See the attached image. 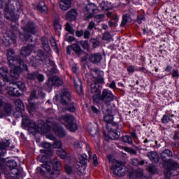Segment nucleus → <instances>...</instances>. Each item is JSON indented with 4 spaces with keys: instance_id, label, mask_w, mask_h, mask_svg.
Listing matches in <instances>:
<instances>
[{
    "instance_id": "1",
    "label": "nucleus",
    "mask_w": 179,
    "mask_h": 179,
    "mask_svg": "<svg viewBox=\"0 0 179 179\" xmlns=\"http://www.w3.org/2000/svg\"><path fill=\"white\" fill-rule=\"evenodd\" d=\"M22 125L28 127L29 129H33L34 132H41V134H47L54 128V119L49 118L45 122L43 120H38L36 124L35 121L30 120L27 115H22Z\"/></svg>"
},
{
    "instance_id": "2",
    "label": "nucleus",
    "mask_w": 179,
    "mask_h": 179,
    "mask_svg": "<svg viewBox=\"0 0 179 179\" xmlns=\"http://www.w3.org/2000/svg\"><path fill=\"white\" fill-rule=\"evenodd\" d=\"M91 92L92 93V99L94 103H99L100 100L105 102V104L102 107L108 108V103L114 100V95L111 93V91L108 90H103L101 94V89L103 87L101 85L91 84ZM101 94V95H100Z\"/></svg>"
},
{
    "instance_id": "3",
    "label": "nucleus",
    "mask_w": 179,
    "mask_h": 179,
    "mask_svg": "<svg viewBox=\"0 0 179 179\" xmlns=\"http://www.w3.org/2000/svg\"><path fill=\"white\" fill-rule=\"evenodd\" d=\"M0 1L6 3L4 6V15L8 20H15L16 19L15 12L18 13L23 12V3L19 0H13L11 4L12 0H0ZM9 5L10 6H9Z\"/></svg>"
},
{
    "instance_id": "4",
    "label": "nucleus",
    "mask_w": 179,
    "mask_h": 179,
    "mask_svg": "<svg viewBox=\"0 0 179 179\" xmlns=\"http://www.w3.org/2000/svg\"><path fill=\"white\" fill-rule=\"evenodd\" d=\"M24 34L20 33V38L22 41H30L33 43V38L31 37V34H36L38 31L37 27L34 24V23L30 22H28L27 24L23 28Z\"/></svg>"
},
{
    "instance_id": "5",
    "label": "nucleus",
    "mask_w": 179,
    "mask_h": 179,
    "mask_svg": "<svg viewBox=\"0 0 179 179\" xmlns=\"http://www.w3.org/2000/svg\"><path fill=\"white\" fill-rule=\"evenodd\" d=\"M179 174V165L177 162L170 159L167 162V169L164 171L165 179H171L173 177L178 176Z\"/></svg>"
},
{
    "instance_id": "6",
    "label": "nucleus",
    "mask_w": 179,
    "mask_h": 179,
    "mask_svg": "<svg viewBox=\"0 0 179 179\" xmlns=\"http://www.w3.org/2000/svg\"><path fill=\"white\" fill-rule=\"evenodd\" d=\"M6 166L10 169V177H18V178H23V176H24L23 169H16L17 167V162H16V161L13 159L9 160L6 162Z\"/></svg>"
},
{
    "instance_id": "7",
    "label": "nucleus",
    "mask_w": 179,
    "mask_h": 179,
    "mask_svg": "<svg viewBox=\"0 0 179 179\" xmlns=\"http://www.w3.org/2000/svg\"><path fill=\"white\" fill-rule=\"evenodd\" d=\"M60 122H66V127L70 132H76L78 130V124L75 122V117L72 115H66L59 118Z\"/></svg>"
},
{
    "instance_id": "8",
    "label": "nucleus",
    "mask_w": 179,
    "mask_h": 179,
    "mask_svg": "<svg viewBox=\"0 0 179 179\" xmlns=\"http://www.w3.org/2000/svg\"><path fill=\"white\" fill-rule=\"evenodd\" d=\"M61 97V103L62 106H66V110L70 111V113H75L76 111V108L73 103H71V94H69L68 90H64Z\"/></svg>"
},
{
    "instance_id": "9",
    "label": "nucleus",
    "mask_w": 179,
    "mask_h": 179,
    "mask_svg": "<svg viewBox=\"0 0 179 179\" xmlns=\"http://www.w3.org/2000/svg\"><path fill=\"white\" fill-rule=\"evenodd\" d=\"M10 67V75L14 79H17L20 72L22 71H29L27 65L24 64V62H18V64L9 65Z\"/></svg>"
},
{
    "instance_id": "10",
    "label": "nucleus",
    "mask_w": 179,
    "mask_h": 179,
    "mask_svg": "<svg viewBox=\"0 0 179 179\" xmlns=\"http://www.w3.org/2000/svg\"><path fill=\"white\" fill-rule=\"evenodd\" d=\"M111 170L115 176L117 177H122L125 176L127 173V167H125V163L122 162H116L115 164H113L111 166Z\"/></svg>"
},
{
    "instance_id": "11",
    "label": "nucleus",
    "mask_w": 179,
    "mask_h": 179,
    "mask_svg": "<svg viewBox=\"0 0 179 179\" xmlns=\"http://www.w3.org/2000/svg\"><path fill=\"white\" fill-rule=\"evenodd\" d=\"M6 57L8 65H19V62H23L20 56L15 55V50L11 48L7 50Z\"/></svg>"
},
{
    "instance_id": "12",
    "label": "nucleus",
    "mask_w": 179,
    "mask_h": 179,
    "mask_svg": "<svg viewBox=\"0 0 179 179\" xmlns=\"http://www.w3.org/2000/svg\"><path fill=\"white\" fill-rule=\"evenodd\" d=\"M43 65L45 68H48L47 75L48 76H52L54 73H58V70L57 69V66L49 58H46L43 62Z\"/></svg>"
},
{
    "instance_id": "13",
    "label": "nucleus",
    "mask_w": 179,
    "mask_h": 179,
    "mask_svg": "<svg viewBox=\"0 0 179 179\" xmlns=\"http://www.w3.org/2000/svg\"><path fill=\"white\" fill-rule=\"evenodd\" d=\"M39 159L40 162H42L43 164H41V166L37 167L36 171L38 173L42 174V176H45V171L48 173L51 169V166L48 165L47 163L46 155H43L41 159L39 158Z\"/></svg>"
},
{
    "instance_id": "14",
    "label": "nucleus",
    "mask_w": 179,
    "mask_h": 179,
    "mask_svg": "<svg viewBox=\"0 0 179 179\" xmlns=\"http://www.w3.org/2000/svg\"><path fill=\"white\" fill-rule=\"evenodd\" d=\"M102 112L104 114L103 120L106 122V124H112V125H116L115 123H113V121L114 120V113L110 108H104L102 106Z\"/></svg>"
},
{
    "instance_id": "15",
    "label": "nucleus",
    "mask_w": 179,
    "mask_h": 179,
    "mask_svg": "<svg viewBox=\"0 0 179 179\" xmlns=\"http://www.w3.org/2000/svg\"><path fill=\"white\" fill-rule=\"evenodd\" d=\"M91 76L94 78V83L92 85H96V87L104 82V80L100 76V70L97 69H91Z\"/></svg>"
},
{
    "instance_id": "16",
    "label": "nucleus",
    "mask_w": 179,
    "mask_h": 179,
    "mask_svg": "<svg viewBox=\"0 0 179 179\" xmlns=\"http://www.w3.org/2000/svg\"><path fill=\"white\" fill-rule=\"evenodd\" d=\"M35 97H36V91H34L31 93V95L28 100L29 106H27V110H28L29 114H31V112L34 111V110H36V108H37V103H34V101H33V99Z\"/></svg>"
},
{
    "instance_id": "17",
    "label": "nucleus",
    "mask_w": 179,
    "mask_h": 179,
    "mask_svg": "<svg viewBox=\"0 0 179 179\" xmlns=\"http://www.w3.org/2000/svg\"><path fill=\"white\" fill-rule=\"evenodd\" d=\"M48 86H62L64 80L58 76H55L48 78Z\"/></svg>"
},
{
    "instance_id": "18",
    "label": "nucleus",
    "mask_w": 179,
    "mask_h": 179,
    "mask_svg": "<svg viewBox=\"0 0 179 179\" xmlns=\"http://www.w3.org/2000/svg\"><path fill=\"white\" fill-rule=\"evenodd\" d=\"M97 9V7L94 3H90L85 7V13L87 15L86 18L90 19L94 15V10Z\"/></svg>"
},
{
    "instance_id": "19",
    "label": "nucleus",
    "mask_w": 179,
    "mask_h": 179,
    "mask_svg": "<svg viewBox=\"0 0 179 179\" xmlns=\"http://www.w3.org/2000/svg\"><path fill=\"white\" fill-rule=\"evenodd\" d=\"M8 93L10 96H22V92L17 89V86L13 83L10 84Z\"/></svg>"
},
{
    "instance_id": "20",
    "label": "nucleus",
    "mask_w": 179,
    "mask_h": 179,
    "mask_svg": "<svg viewBox=\"0 0 179 179\" xmlns=\"http://www.w3.org/2000/svg\"><path fill=\"white\" fill-rule=\"evenodd\" d=\"M103 59V56L100 53L91 54L89 57V61L92 64H100Z\"/></svg>"
},
{
    "instance_id": "21",
    "label": "nucleus",
    "mask_w": 179,
    "mask_h": 179,
    "mask_svg": "<svg viewBox=\"0 0 179 179\" xmlns=\"http://www.w3.org/2000/svg\"><path fill=\"white\" fill-rule=\"evenodd\" d=\"M76 17H78V11L75 9L70 10L66 14V19L69 20V22H73V20H76Z\"/></svg>"
},
{
    "instance_id": "22",
    "label": "nucleus",
    "mask_w": 179,
    "mask_h": 179,
    "mask_svg": "<svg viewBox=\"0 0 179 179\" xmlns=\"http://www.w3.org/2000/svg\"><path fill=\"white\" fill-rule=\"evenodd\" d=\"M10 145V141L9 140L4 139L0 143V156H3L6 153L7 148H9Z\"/></svg>"
},
{
    "instance_id": "23",
    "label": "nucleus",
    "mask_w": 179,
    "mask_h": 179,
    "mask_svg": "<svg viewBox=\"0 0 179 179\" xmlns=\"http://www.w3.org/2000/svg\"><path fill=\"white\" fill-rule=\"evenodd\" d=\"M73 83L78 94H82L83 87L82 86V81H80V79L78 77L73 78Z\"/></svg>"
},
{
    "instance_id": "24",
    "label": "nucleus",
    "mask_w": 179,
    "mask_h": 179,
    "mask_svg": "<svg viewBox=\"0 0 179 179\" xmlns=\"http://www.w3.org/2000/svg\"><path fill=\"white\" fill-rule=\"evenodd\" d=\"M42 146L44 148V149L47 150H41V153H44L47 156H51V155H52V151L51 150V143L45 142L42 143Z\"/></svg>"
},
{
    "instance_id": "25",
    "label": "nucleus",
    "mask_w": 179,
    "mask_h": 179,
    "mask_svg": "<svg viewBox=\"0 0 179 179\" xmlns=\"http://www.w3.org/2000/svg\"><path fill=\"white\" fill-rule=\"evenodd\" d=\"M71 49L78 56L83 54V50H82L79 42H76L75 43H73L71 45Z\"/></svg>"
},
{
    "instance_id": "26",
    "label": "nucleus",
    "mask_w": 179,
    "mask_h": 179,
    "mask_svg": "<svg viewBox=\"0 0 179 179\" xmlns=\"http://www.w3.org/2000/svg\"><path fill=\"white\" fill-rule=\"evenodd\" d=\"M34 48V45H29L25 47H23L21 50V54L24 57H28V55H30L31 54V51H33V49Z\"/></svg>"
},
{
    "instance_id": "27",
    "label": "nucleus",
    "mask_w": 179,
    "mask_h": 179,
    "mask_svg": "<svg viewBox=\"0 0 179 179\" xmlns=\"http://www.w3.org/2000/svg\"><path fill=\"white\" fill-rule=\"evenodd\" d=\"M71 5L72 0H61L59 6L62 10H68Z\"/></svg>"
},
{
    "instance_id": "28",
    "label": "nucleus",
    "mask_w": 179,
    "mask_h": 179,
    "mask_svg": "<svg viewBox=\"0 0 179 179\" xmlns=\"http://www.w3.org/2000/svg\"><path fill=\"white\" fill-rule=\"evenodd\" d=\"M148 157L152 162V163H159V155L155 151L148 152Z\"/></svg>"
},
{
    "instance_id": "29",
    "label": "nucleus",
    "mask_w": 179,
    "mask_h": 179,
    "mask_svg": "<svg viewBox=\"0 0 179 179\" xmlns=\"http://www.w3.org/2000/svg\"><path fill=\"white\" fill-rule=\"evenodd\" d=\"M8 72L9 70L6 67H1L0 69V75L4 82H9V78H8Z\"/></svg>"
},
{
    "instance_id": "30",
    "label": "nucleus",
    "mask_w": 179,
    "mask_h": 179,
    "mask_svg": "<svg viewBox=\"0 0 179 179\" xmlns=\"http://www.w3.org/2000/svg\"><path fill=\"white\" fill-rule=\"evenodd\" d=\"M132 22V18H131V15L125 14L122 16V21L120 24L121 27H125L127 23H131Z\"/></svg>"
},
{
    "instance_id": "31",
    "label": "nucleus",
    "mask_w": 179,
    "mask_h": 179,
    "mask_svg": "<svg viewBox=\"0 0 179 179\" xmlns=\"http://www.w3.org/2000/svg\"><path fill=\"white\" fill-rule=\"evenodd\" d=\"M48 173H49L50 177H51V178H55L58 176H59V174H61V171L59 170V169L52 168L51 169L50 168L49 169V171H48Z\"/></svg>"
},
{
    "instance_id": "32",
    "label": "nucleus",
    "mask_w": 179,
    "mask_h": 179,
    "mask_svg": "<svg viewBox=\"0 0 179 179\" xmlns=\"http://www.w3.org/2000/svg\"><path fill=\"white\" fill-rule=\"evenodd\" d=\"M41 43L43 50H45L46 52H50L51 51V48L48 44V38H47L45 36L42 37Z\"/></svg>"
},
{
    "instance_id": "33",
    "label": "nucleus",
    "mask_w": 179,
    "mask_h": 179,
    "mask_svg": "<svg viewBox=\"0 0 179 179\" xmlns=\"http://www.w3.org/2000/svg\"><path fill=\"white\" fill-rule=\"evenodd\" d=\"M173 152L169 150H165L161 153V159L163 162H167V157H171Z\"/></svg>"
},
{
    "instance_id": "34",
    "label": "nucleus",
    "mask_w": 179,
    "mask_h": 179,
    "mask_svg": "<svg viewBox=\"0 0 179 179\" xmlns=\"http://www.w3.org/2000/svg\"><path fill=\"white\" fill-rule=\"evenodd\" d=\"M99 6L102 10H110V9H113V5L108 1H102L100 3Z\"/></svg>"
},
{
    "instance_id": "35",
    "label": "nucleus",
    "mask_w": 179,
    "mask_h": 179,
    "mask_svg": "<svg viewBox=\"0 0 179 179\" xmlns=\"http://www.w3.org/2000/svg\"><path fill=\"white\" fill-rule=\"evenodd\" d=\"M55 134L59 138H65L66 136V132L62 127H57V129H55Z\"/></svg>"
},
{
    "instance_id": "36",
    "label": "nucleus",
    "mask_w": 179,
    "mask_h": 179,
    "mask_svg": "<svg viewBox=\"0 0 179 179\" xmlns=\"http://www.w3.org/2000/svg\"><path fill=\"white\" fill-rule=\"evenodd\" d=\"M88 131L92 136H96V135H97L99 133V127L97 124L90 126Z\"/></svg>"
},
{
    "instance_id": "37",
    "label": "nucleus",
    "mask_w": 179,
    "mask_h": 179,
    "mask_svg": "<svg viewBox=\"0 0 179 179\" xmlns=\"http://www.w3.org/2000/svg\"><path fill=\"white\" fill-rule=\"evenodd\" d=\"M37 9L42 13H46L47 6L45 5V3H44V1H40L37 6Z\"/></svg>"
},
{
    "instance_id": "38",
    "label": "nucleus",
    "mask_w": 179,
    "mask_h": 179,
    "mask_svg": "<svg viewBox=\"0 0 179 179\" xmlns=\"http://www.w3.org/2000/svg\"><path fill=\"white\" fill-rule=\"evenodd\" d=\"M146 169L150 174H156L157 173V168L153 164H148Z\"/></svg>"
},
{
    "instance_id": "39",
    "label": "nucleus",
    "mask_w": 179,
    "mask_h": 179,
    "mask_svg": "<svg viewBox=\"0 0 179 179\" xmlns=\"http://www.w3.org/2000/svg\"><path fill=\"white\" fill-rule=\"evenodd\" d=\"M79 163L80 164H83V166H85L86 164L89 163V159L86 154H83L79 156Z\"/></svg>"
},
{
    "instance_id": "40",
    "label": "nucleus",
    "mask_w": 179,
    "mask_h": 179,
    "mask_svg": "<svg viewBox=\"0 0 179 179\" xmlns=\"http://www.w3.org/2000/svg\"><path fill=\"white\" fill-rule=\"evenodd\" d=\"M40 61H41V59H39L37 57H32L30 59V64L32 66H38L39 64H40Z\"/></svg>"
},
{
    "instance_id": "41",
    "label": "nucleus",
    "mask_w": 179,
    "mask_h": 179,
    "mask_svg": "<svg viewBox=\"0 0 179 179\" xmlns=\"http://www.w3.org/2000/svg\"><path fill=\"white\" fill-rule=\"evenodd\" d=\"M14 103L19 108V111H24V104L22 100L17 99L14 101Z\"/></svg>"
},
{
    "instance_id": "42",
    "label": "nucleus",
    "mask_w": 179,
    "mask_h": 179,
    "mask_svg": "<svg viewBox=\"0 0 179 179\" xmlns=\"http://www.w3.org/2000/svg\"><path fill=\"white\" fill-rule=\"evenodd\" d=\"M37 76H38V72L37 71L28 73L27 74V78L29 80H36V79H37Z\"/></svg>"
},
{
    "instance_id": "43",
    "label": "nucleus",
    "mask_w": 179,
    "mask_h": 179,
    "mask_svg": "<svg viewBox=\"0 0 179 179\" xmlns=\"http://www.w3.org/2000/svg\"><path fill=\"white\" fill-rule=\"evenodd\" d=\"M14 85H16L17 88L21 93H23L24 90H26V85L22 82H18L17 83H13Z\"/></svg>"
},
{
    "instance_id": "44",
    "label": "nucleus",
    "mask_w": 179,
    "mask_h": 179,
    "mask_svg": "<svg viewBox=\"0 0 179 179\" xmlns=\"http://www.w3.org/2000/svg\"><path fill=\"white\" fill-rule=\"evenodd\" d=\"M57 155L59 156L61 159H65L66 157V152H65V150L60 148L57 151Z\"/></svg>"
},
{
    "instance_id": "45",
    "label": "nucleus",
    "mask_w": 179,
    "mask_h": 179,
    "mask_svg": "<svg viewBox=\"0 0 179 179\" xmlns=\"http://www.w3.org/2000/svg\"><path fill=\"white\" fill-rule=\"evenodd\" d=\"M62 141H55L53 144H52V147L54 148V149H62Z\"/></svg>"
},
{
    "instance_id": "46",
    "label": "nucleus",
    "mask_w": 179,
    "mask_h": 179,
    "mask_svg": "<svg viewBox=\"0 0 179 179\" xmlns=\"http://www.w3.org/2000/svg\"><path fill=\"white\" fill-rule=\"evenodd\" d=\"M122 142H124L125 143L131 144L132 143V138L129 136H124L122 137Z\"/></svg>"
},
{
    "instance_id": "47",
    "label": "nucleus",
    "mask_w": 179,
    "mask_h": 179,
    "mask_svg": "<svg viewBox=\"0 0 179 179\" xmlns=\"http://www.w3.org/2000/svg\"><path fill=\"white\" fill-rule=\"evenodd\" d=\"M52 166L53 167V169H58V167H59V166H61V162H59V160H58V159H55L52 160Z\"/></svg>"
},
{
    "instance_id": "48",
    "label": "nucleus",
    "mask_w": 179,
    "mask_h": 179,
    "mask_svg": "<svg viewBox=\"0 0 179 179\" xmlns=\"http://www.w3.org/2000/svg\"><path fill=\"white\" fill-rule=\"evenodd\" d=\"M4 111L6 114H10L12 113V105L10 103H6L4 106Z\"/></svg>"
},
{
    "instance_id": "49",
    "label": "nucleus",
    "mask_w": 179,
    "mask_h": 179,
    "mask_svg": "<svg viewBox=\"0 0 179 179\" xmlns=\"http://www.w3.org/2000/svg\"><path fill=\"white\" fill-rule=\"evenodd\" d=\"M79 44H80L85 50H89V42L87 41H81L79 42Z\"/></svg>"
},
{
    "instance_id": "50",
    "label": "nucleus",
    "mask_w": 179,
    "mask_h": 179,
    "mask_svg": "<svg viewBox=\"0 0 179 179\" xmlns=\"http://www.w3.org/2000/svg\"><path fill=\"white\" fill-rule=\"evenodd\" d=\"M36 57L38 58L39 59H41V61H43V59L44 58V52L41 50H38L37 51V55Z\"/></svg>"
},
{
    "instance_id": "51",
    "label": "nucleus",
    "mask_w": 179,
    "mask_h": 179,
    "mask_svg": "<svg viewBox=\"0 0 179 179\" xmlns=\"http://www.w3.org/2000/svg\"><path fill=\"white\" fill-rule=\"evenodd\" d=\"M95 20L97 22V23H100L103 19H104V15L103 14H99L95 16L94 17Z\"/></svg>"
},
{
    "instance_id": "52",
    "label": "nucleus",
    "mask_w": 179,
    "mask_h": 179,
    "mask_svg": "<svg viewBox=\"0 0 179 179\" xmlns=\"http://www.w3.org/2000/svg\"><path fill=\"white\" fill-rule=\"evenodd\" d=\"M113 36H111V34L108 32L105 33L103 36V40L106 41L111 40Z\"/></svg>"
},
{
    "instance_id": "53",
    "label": "nucleus",
    "mask_w": 179,
    "mask_h": 179,
    "mask_svg": "<svg viewBox=\"0 0 179 179\" xmlns=\"http://www.w3.org/2000/svg\"><path fill=\"white\" fill-rule=\"evenodd\" d=\"M66 30L69 31V33H73V28H72L69 22H66Z\"/></svg>"
},
{
    "instance_id": "54",
    "label": "nucleus",
    "mask_w": 179,
    "mask_h": 179,
    "mask_svg": "<svg viewBox=\"0 0 179 179\" xmlns=\"http://www.w3.org/2000/svg\"><path fill=\"white\" fill-rule=\"evenodd\" d=\"M171 118L170 117L167 116L166 115H164L162 119V121L163 124H167L170 121Z\"/></svg>"
},
{
    "instance_id": "55",
    "label": "nucleus",
    "mask_w": 179,
    "mask_h": 179,
    "mask_svg": "<svg viewBox=\"0 0 179 179\" xmlns=\"http://www.w3.org/2000/svg\"><path fill=\"white\" fill-rule=\"evenodd\" d=\"M64 170L66 174H71L72 173V168L69 165H66L64 166Z\"/></svg>"
},
{
    "instance_id": "56",
    "label": "nucleus",
    "mask_w": 179,
    "mask_h": 179,
    "mask_svg": "<svg viewBox=\"0 0 179 179\" xmlns=\"http://www.w3.org/2000/svg\"><path fill=\"white\" fill-rule=\"evenodd\" d=\"M54 27L56 31H58V30H61L62 29L61 24H59V22H58V21L54 22Z\"/></svg>"
},
{
    "instance_id": "57",
    "label": "nucleus",
    "mask_w": 179,
    "mask_h": 179,
    "mask_svg": "<svg viewBox=\"0 0 179 179\" xmlns=\"http://www.w3.org/2000/svg\"><path fill=\"white\" fill-rule=\"evenodd\" d=\"M142 20L145 21V17L142 15H140L137 17V22L138 24H141L142 23Z\"/></svg>"
},
{
    "instance_id": "58",
    "label": "nucleus",
    "mask_w": 179,
    "mask_h": 179,
    "mask_svg": "<svg viewBox=\"0 0 179 179\" xmlns=\"http://www.w3.org/2000/svg\"><path fill=\"white\" fill-rule=\"evenodd\" d=\"M112 135L114 136L115 139H118V138H120V132H117L115 129H113L112 131Z\"/></svg>"
},
{
    "instance_id": "59",
    "label": "nucleus",
    "mask_w": 179,
    "mask_h": 179,
    "mask_svg": "<svg viewBox=\"0 0 179 179\" xmlns=\"http://www.w3.org/2000/svg\"><path fill=\"white\" fill-rule=\"evenodd\" d=\"M74 148H76V149H79V148H82V142L80 141H75L74 143Z\"/></svg>"
},
{
    "instance_id": "60",
    "label": "nucleus",
    "mask_w": 179,
    "mask_h": 179,
    "mask_svg": "<svg viewBox=\"0 0 179 179\" xmlns=\"http://www.w3.org/2000/svg\"><path fill=\"white\" fill-rule=\"evenodd\" d=\"M36 79L38 80V82H43V80H44V75L40 74L38 72V76L36 77Z\"/></svg>"
},
{
    "instance_id": "61",
    "label": "nucleus",
    "mask_w": 179,
    "mask_h": 179,
    "mask_svg": "<svg viewBox=\"0 0 179 179\" xmlns=\"http://www.w3.org/2000/svg\"><path fill=\"white\" fill-rule=\"evenodd\" d=\"M96 26V24L94 22L92 21L89 23V25L87 27L88 30H93L94 27Z\"/></svg>"
},
{
    "instance_id": "62",
    "label": "nucleus",
    "mask_w": 179,
    "mask_h": 179,
    "mask_svg": "<svg viewBox=\"0 0 179 179\" xmlns=\"http://www.w3.org/2000/svg\"><path fill=\"white\" fill-rule=\"evenodd\" d=\"M50 43L53 48H55V50H58V47L57 46V42H55V39L51 40Z\"/></svg>"
},
{
    "instance_id": "63",
    "label": "nucleus",
    "mask_w": 179,
    "mask_h": 179,
    "mask_svg": "<svg viewBox=\"0 0 179 179\" xmlns=\"http://www.w3.org/2000/svg\"><path fill=\"white\" fill-rule=\"evenodd\" d=\"M92 159H93L94 165L97 166L99 163L97 162V155H96V154H94L92 155Z\"/></svg>"
},
{
    "instance_id": "64",
    "label": "nucleus",
    "mask_w": 179,
    "mask_h": 179,
    "mask_svg": "<svg viewBox=\"0 0 179 179\" xmlns=\"http://www.w3.org/2000/svg\"><path fill=\"white\" fill-rule=\"evenodd\" d=\"M76 37H82V36H83V30L76 31Z\"/></svg>"
}]
</instances>
